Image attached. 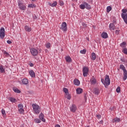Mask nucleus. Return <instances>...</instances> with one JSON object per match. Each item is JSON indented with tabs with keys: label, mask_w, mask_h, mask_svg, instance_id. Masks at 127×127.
<instances>
[{
	"label": "nucleus",
	"mask_w": 127,
	"mask_h": 127,
	"mask_svg": "<svg viewBox=\"0 0 127 127\" xmlns=\"http://www.w3.org/2000/svg\"><path fill=\"white\" fill-rule=\"evenodd\" d=\"M101 82L105 87L109 86L111 84V80H110V76L108 75H105V79L102 78Z\"/></svg>",
	"instance_id": "obj_1"
},
{
	"label": "nucleus",
	"mask_w": 127,
	"mask_h": 127,
	"mask_svg": "<svg viewBox=\"0 0 127 127\" xmlns=\"http://www.w3.org/2000/svg\"><path fill=\"white\" fill-rule=\"evenodd\" d=\"M33 108V111H34L35 114L38 115L40 113V107L37 104H33L32 105Z\"/></svg>",
	"instance_id": "obj_2"
},
{
	"label": "nucleus",
	"mask_w": 127,
	"mask_h": 127,
	"mask_svg": "<svg viewBox=\"0 0 127 127\" xmlns=\"http://www.w3.org/2000/svg\"><path fill=\"white\" fill-rule=\"evenodd\" d=\"M18 5L19 6V8L21 9V10H25L26 9V6L25 4H24L20 1V0H18Z\"/></svg>",
	"instance_id": "obj_3"
},
{
	"label": "nucleus",
	"mask_w": 127,
	"mask_h": 127,
	"mask_svg": "<svg viewBox=\"0 0 127 127\" xmlns=\"http://www.w3.org/2000/svg\"><path fill=\"white\" fill-rule=\"evenodd\" d=\"M4 36H5V30L4 29V28L1 27L0 29V38H1V39H3Z\"/></svg>",
	"instance_id": "obj_4"
},
{
	"label": "nucleus",
	"mask_w": 127,
	"mask_h": 127,
	"mask_svg": "<svg viewBox=\"0 0 127 127\" xmlns=\"http://www.w3.org/2000/svg\"><path fill=\"white\" fill-rule=\"evenodd\" d=\"M60 29H61L63 31L66 32L67 31V23L65 22H64L62 23L61 25V27H60Z\"/></svg>",
	"instance_id": "obj_5"
},
{
	"label": "nucleus",
	"mask_w": 127,
	"mask_h": 127,
	"mask_svg": "<svg viewBox=\"0 0 127 127\" xmlns=\"http://www.w3.org/2000/svg\"><path fill=\"white\" fill-rule=\"evenodd\" d=\"M83 75L84 77H87L88 73H89V68L87 66L83 67L82 68Z\"/></svg>",
	"instance_id": "obj_6"
},
{
	"label": "nucleus",
	"mask_w": 127,
	"mask_h": 127,
	"mask_svg": "<svg viewBox=\"0 0 127 127\" xmlns=\"http://www.w3.org/2000/svg\"><path fill=\"white\" fill-rule=\"evenodd\" d=\"M30 52L33 56H36L38 54V51L34 48H32L30 49Z\"/></svg>",
	"instance_id": "obj_7"
},
{
	"label": "nucleus",
	"mask_w": 127,
	"mask_h": 127,
	"mask_svg": "<svg viewBox=\"0 0 127 127\" xmlns=\"http://www.w3.org/2000/svg\"><path fill=\"white\" fill-rule=\"evenodd\" d=\"M18 110L20 114H23V113H24V109H23V105L19 104L18 105Z\"/></svg>",
	"instance_id": "obj_8"
},
{
	"label": "nucleus",
	"mask_w": 127,
	"mask_h": 127,
	"mask_svg": "<svg viewBox=\"0 0 127 127\" xmlns=\"http://www.w3.org/2000/svg\"><path fill=\"white\" fill-rule=\"evenodd\" d=\"M70 112H72V113L76 112V111H77V106L76 105L72 104L70 107Z\"/></svg>",
	"instance_id": "obj_9"
},
{
	"label": "nucleus",
	"mask_w": 127,
	"mask_h": 127,
	"mask_svg": "<svg viewBox=\"0 0 127 127\" xmlns=\"http://www.w3.org/2000/svg\"><path fill=\"white\" fill-rule=\"evenodd\" d=\"M39 118L41 121H42L43 123H45L46 121L45 120V119H44V114L43 113H41L40 115L39 116Z\"/></svg>",
	"instance_id": "obj_10"
},
{
	"label": "nucleus",
	"mask_w": 127,
	"mask_h": 127,
	"mask_svg": "<svg viewBox=\"0 0 127 127\" xmlns=\"http://www.w3.org/2000/svg\"><path fill=\"white\" fill-rule=\"evenodd\" d=\"M24 29L25 31H27V32H31V31L32 30V29L31 28V27L27 25L25 26Z\"/></svg>",
	"instance_id": "obj_11"
},
{
	"label": "nucleus",
	"mask_w": 127,
	"mask_h": 127,
	"mask_svg": "<svg viewBox=\"0 0 127 127\" xmlns=\"http://www.w3.org/2000/svg\"><path fill=\"white\" fill-rule=\"evenodd\" d=\"M109 28L110 30H115L116 29V26L114 23H111L109 24Z\"/></svg>",
	"instance_id": "obj_12"
},
{
	"label": "nucleus",
	"mask_w": 127,
	"mask_h": 127,
	"mask_svg": "<svg viewBox=\"0 0 127 127\" xmlns=\"http://www.w3.org/2000/svg\"><path fill=\"white\" fill-rule=\"evenodd\" d=\"M73 83L75 86H79L80 85V80L78 79H74L73 80Z\"/></svg>",
	"instance_id": "obj_13"
},
{
	"label": "nucleus",
	"mask_w": 127,
	"mask_h": 127,
	"mask_svg": "<svg viewBox=\"0 0 127 127\" xmlns=\"http://www.w3.org/2000/svg\"><path fill=\"white\" fill-rule=\"evenodd\" d=\"M101 37L104 39H106V38H108V37H109V36H108V33H107L106 32H103L101 34Z\"/></svg>",
	"instance_id": "obj_14"
},
{
	"label": "nucleus",
	"mask_w": 127,
	"mask_h": 127,
	"mask_svg": "<svg viewBox=\"0 0 127 127\" xmlns=\"http://www.w3.org/2000/svg\"><path fill=\"white\" fill-rule=\"evenodd\" d=\"M22 83L23 85H28V79L27 78H24L22 79Z\"/></svg>",
	"instance_id": "obj_15"
},
{
	"label": "nucleus",
	"mask_w": 127,
	"mask_h": 127,
	"mask_svg": "<svg viewBox=\"0 0 127 127\" xmlns=\"http://www.w3.org/2000/svg\"><path fill=\"white\" fill-rule=\"evenodd\" d=\"M29 74L32 78L35 77V73H34V71H33V70H29Z\"/></svg>",
	"instance_id": "obj_16"
},
{
	"label": "nucleus",
	"mask_w": 127,
	"mask_h": 127,
	"mask_svg": "<svg viewBox=\"0 0 127 127\" xmlns=\"http://www.w3.org/2000/svg\"><path fill=\"white\" fill-rule=\"evenodd\" d=\"M93 94L95 95H99L100 94V89L98 88H94L93 89Z\"/></svg>",
	"instance_id": "obj_17"
},
{
	"label": "nucleus",
	"mask_w": 127,
	"mask_h": 127,
	"mask_svg": "<svg viewBox=\"0 0 127 127\" xmlns=\"http://www.w3.org/2000/svg\"><path fill=\"white\" fill-rule=\"evenodd\" d=\"M90 83L92 85H95L97 83V79H95V78L93 77L90 79Z\"/></svg>",
	"instance_id": "obj_18"
},
{
	"label": "nucleus",
	"mask_w": 127,
	"mask_h": 127,
	"mask_svg": "<svg viewBox=\"0 0 127 127\" xmlns=\"http://www.w3.org/2000/svg\"><path fill=\"white\" fill-rule=\"evenodd\" d=\"M76 91V94L78 95H80V94H82V93H83V89L82 88H77Z\"/></svg>",
	"instance_id": "obj_19"
},
{
	"label": "nucleus",
	"mask_w": 127,
	"mask_h": 127,
	"mask_svg": "<svg viewBox=\"0 0 127 127\" xmlns=\"http://www.w3.org/2000/svg\"><path fill=\"white\" fill-rule=\"evenodd\" d=\"M120 122H121V119L117 117L114 118L112 121V123H120Z\"/></svg>",
	"instance_id": "obj_20"
},
{
	"label": "nucleus",
	"mask_w": 127,
	"mask_h": 127,
	"mask_svg": "<svg viewBox=\"0 0 127 127\" xmlns=\"http://www.w3.org/2000/svg\"><path fill=\"white\" fill-rule=\"evenodd\" d=\"M124 77H123V80L124 81H126V80L127 79V71L125 70L124 71Z\"/></svg>",
	"instance_id": "obj_21"
},
{
	"label": "nucleus",
	"mask_w": 127,
	"mask_h": 127,
	"mask_svg": "<svg viewBox=\"0 0 127 127\" xmlns=\"http://www.w3.org/2000/svg\"><path fill=\"white\" fill-rule=\"evenodd\" d=\"M96 54L95 53H92L91 54V59H92V60L95 61L96 60Z\"/></svg>",
	"instance_id": "obj_22"
},
{
	"label": "nucleus",
	"mask_w": 127,
	"mask_h": 127,
	"mask_svg": "<svg viewBox=\"0 0 127 127\" xmlns=\"http://www.w3.org/2000/svg\"><path fill=\"white\" fill-rule=\"evenodd\" d=\"M49 4L50 6H52V7H54V6H56V5H57V2L54 1L53 3L49 2Z\"/></svg>",
	"instance_id": "obj_23"
},
{
	"label": "nucleus",
	"mask_w": 127,
	"mask_h": 127,
	"mask_svg": "<svg viewBox=\"0 0 127 127\" xmlns=\"http://www.w3.org/2000/svg\"><path fill=\"white\" fill-rule=\"evenodd\" d=\"M65 59L66 62H68V63L71 62V61H72L71 57H70L69 56L66 57Z\"/></svg>",
	"instance_id": "obj_24"
},
{
	"label": "nucleus",
	"mask_w": 127,
	"mask_h": 127,
	"mask_svg": "<svg viewBox=\"0 0 127 127\" xmlns=\"http://www.w3.org/2000/svg\"><path fill=\"white\" fill-rule=\"evenodd\" d=\"M84 4H85V8L87 9H91V5L88 4L87 2H84Z\"/></svg>",
	"instance_id": "obj_25"
},
{
	"label": "nucleus",
	"mask_w": 127,
	"mask_h": 127,
	"mask_svg": "<svg viewBox=\"0 0 127 127\" xmlns=\"http://www.w3.org/2000/svg\"><path fill=\"white\" fill-rule=\"evenodd\" d=\"M13 90L14 91V92H15V93H17L18 94H20L21 91L20 90H18V89H17V88H13Z\"/></svg>",
	"instance_id": "obj_26"
},
{
	"label": "nucleus",
	"mask_w": 127,
	"mask_h": 127,
	"mask_svg": "<svg viewBox=\"0 0 127 127\" xmlns=\"http://www.w3.org/2000/svg\"><path fill=\"white\" fill-rule=\"evenodd\" d=\"M9 100L12 102V103H16L17 101L15 99V98H13L12 97H9Z\"/></svg>",
	"instance_id": "obj_27"
},
{
	"label": "nucleus",
	"mask_w": 127,
	"mask_h": 127,
	"mask_svg": "<svg viewBox=\"0 0 127 127\" xmlns=\"http://www.w3.org/2000/svg\"><path fill=\"white\" fill-rule=\"evenodd\" d=\"M4 72H5V70L3 68V66L0 65V73H4Z\"/></svg>",
	"instance_id": "obj_28"
},
{
	"label": "nucleus",
	"mask_w": 127,
	"mask_h": 127,
	"mask_svg": "<svg viewBox=\"0 0 127 127\" xmlns=\"http://www.w3.org/2000/svg\"><path fill=\"white\" fill-rule=\"evenodd\" d=\"M120 68V69H121V70H123V72L125 71H127V69H126V67H125V65H124V64H121Z\"/></svg>",
	"instance_id": "obj_29"
},
{
	"label": "nucleus",
	"mask_w": 127,
	"mask_h": 127,
	"mask_svg": "<svg viewBox=\"0 0 127 127\" xmlns=\"http://www.w3.org/2000/svg\"><path fill=\"white\" fill-rule=\"evenodd\" d=\"M126 45H127V43L126 42H123L120 44V46L122 48H125V47H126Z\"/></svg>",
	"instance_id": "obj_30"
},
{
	"label": "nucleus",
	"mask_w": 127,
	"mask_h": 127,
	"mask_svg": "<svg viewBox=\"0 0 127 127\" xmlns=\"http://www.w3.org/2000/svg\"><path fill=\"white\" fill-rule=\"evenodd\" d=\"M36 5L35 4H29L28 5V7L33 8V7H35Z\"/></svg>",
	"instance_id": "obj_31"
},
{
	"label": "nucleus",
	"mask_w": 127,
	"mask_h": 127,
	"mask_svg": "<svg viewBox=\"0 0 127 127\" xmlns=\"http://www.w3.org/2000/svg\"><path fill=\"white\" fill-rule=\"evenodd\" d=\"M34 121H35V123H36V124H40L41 123V120L39 119H35L34 120Z\"/></svg>",
	"instance_id": "obj_32"
},
{
	"label": "nucleus",
	"mask_w": 127,
	"mask_h": 127,
	"mask_svg": "<svg viewBox=\"0 0 127 127\" xmlns=\"http://www.w3.org/2000/svg\"><path fill=\"white\" fill-rule=\"evenodd\" d=\"M65 98H66L67 100H71V95L69 94V93H67L66 94Z\"/></svg>",
	"instance_id": "obj_33"
},
{
	"label": "nucleus",
	"mask_w": 127,
	"mask_h": 127,
	"mask_svg": "<svg viewBox=\"0 0 127 127\" xmlns=\"http://www.w3.org/2000/svg\"><path fill=\"white\" fill-rule=\"evenodd\" d=\"M112 10V7L108 6L107 7V12H110Z\"/></svg>",
	"instance_id": "obj_34"
},
{
	"label": "nucleus",
	"mask_w": 127,
	"mask_h": 127,
	"mask_svg": "<svg viewBox=\"0 0 127 127\" xmlns=\"http://www.w3.org/2000/svg\"><path fill=\"white\" fill-rule=\"evenodd\" d=\"M85 4H81L80 5V8H81V9H85Z\"/></svg>",
	"instance_id": "obj_35"
},
{
	"label": "nucleus",
	"mask_w": 127,
	"mask_h": 127,
	"mask_svg": "<svg viewBox=\"0 0 127 127\" xmlns=\"http://www.w3.org/2000/svg\"><path fill=\"white\" fill-rule=\"evenodd\" d=\"M123 20L125 21V23L127 24V15L125 16V17H122Z\"/></svg>",
	"instance_id": "obj_36"
},
{
	"label": "nucleus",
	"mask_w": 127,
	"mask_h": 127,
	"mask_svg": "<svg viewBox=\"0 0 127 127\" xmlns=\"http://www.w3.org/2000/svg\"><path fill=\"white\" fill-rule=\"evenodd\" d=\"M51 46V44L49 43H48L46 44V48H48V49H49V48H50Z\"/></svg>",
	"instance_id": "obj_37"
},
{
	"label": "nucleus",
	"mask_w": 127,
	"mask_h": 127,
	"mask_svg": "<svg viewBox=\"0 0 127 127\" xmlns=\"http://www.w3.org/2000/svg\"><path fill=\"white\" fill-rule=\"evenodd\" d=\"M122 52L124 54H126L127 55V48H124L123 49Z\"/></svg>",
	"instance_id": "obj_38"
},
{
	"label": "nucleus",
	"mask_w": 127,
	"mask_h": 127,
	"mask_svg": "<svg viewBox=\"0 0 127 127\" xmlns=\"http://www.w3.org/2000/svg\"><path fill=\"white\" fill-rule=\"evenodd\" d=\"M86 51H86V49H83V50L80 51V53L81 54H86Z\"/></svg>",
	"instance_id": "obj_39"
},
{
	"label": "nucleus",
	"mask_w": 127,
	"mask_h": 127,
	"mask_svg": "<svg viewBox=\"0 0 127 127\" xmlns=\"http://www.w3.org/2000/svg\"><path fill=\"white\" fill-rule=\"evenodd\" d=\"M63 91L66 94H68L69 93L68 92V89L66 88H64L63 89Z\"/></svg>",
	"instance_id": "obj_40"
},
{
	"label": "nucleus",
	"mask_w": 127,
	"mask_h": 127,
	"mask_svg": "<svg viewBox=\"0 0 127 127\" xmlns=\"http://www.w3.org/2000/svg\"><path fill=\"white\" fill-rule=\"evenodd\" d=\"M116 92L117 93H120L121 92V87L120 86H118L116 89Z\"/></svg>",
	"instance_id": "obj_41"
},
{
	"label": "nucleus",
	"mask_w": 127,
	"mask_h": 127,
	"mask_svg": "<svg viewBox=\"0 0 127 127\" xmlns=\"http://www.w3.org/2000/svg\"><path fill=\"white\" fill-rule=\"evenodd\" d=\"M3 54L6 55V56H9V54L6 51H4Z\"/></svg>",
	"instance_id": "obj_42"
},
{
	"label": "nucleus",
	"mask_w": 127,
	"mask_h": 127,
	"mask_svg": "<svg viewBox=\"0 0 127 127\" xmlns=\"http://www.w3.org/2000/svg\"><path fill=\"white\" fill-rule=\"evenodd\" d=\"M59 2H60V5H64V2H63V1L60 0Z\"/></svg>",
	"instance_id": "obj_43"
},
{
	"label": "nucleus",
	"mask_w": 127,
	"mask_h": 127,
	"mask_svg": "<svg viewBox=\"0 0 127 127\" xmlns=\"http://www.w3.org/2000/svg\"><path fill=\"white\" fill-rule=\"evenodd\" d=\"M1 114L2 115H5V111L3 109L1 110Z\"/></svg>",
	"instance_id": "obj_44"
},
{
	"label": "nucleus",
	"mask_w": 127,
	"mask_h": 127,
	"mask_svg": "<svg viewBox=\"0 0 127 127\" xmlns=\"http://www.w3.org/2000/svg\"><path fill=\"white\" fill-rule=\"evenodd\" d=\"M82 26H83V27H87V24H86L84 22H83L82 23Z\"/></svg>",
	"instance_id": "obj_45"
},
{
	"label": "nucleus",
	"mask_w": 127,
	"mask_h": 127,
	"mask_svg": "<svg viewBox=\"0 0 127 127\" xmlns=\"http://www.w3.org/2000/svg\"><path fill=\"white\" fill-rule=\"evenodd\" d=\"M120 31H121V30H116V31H115V33H116L117 34H119V33H120Z\"/></svg>",
	"instance_id": "obj_46"
},
{
	"label": "nucleus",
	"mask_w": 127,
	"mask_h": 127,
	"mask_svg": "<svg viewBox=\"0 0 127 127\" xmlns=\"http://www.w3.org/2000/svg\"><path fill=\"white\" fill-rule=\"evenodd\" d=\"M7 43H8V44H11V43H12V42L10 40H7Z\"/></svg>",
	"instance_id": "obj_47"
},
{
	"label": "nucleus",
	"mask_w": 127,
	"mask_h": 127,
	"mask_svg": "<svg viewBox=\"0 0 127 127\" xmlns=\"http://www.w3.org/2000/svg\"><path fill=\"white\" fill-rule=\"evenodd\" d=\"M121 61H122V62H124L125 63V62H126V60L125 59L122 58L121 59Z\"/></svg>",
	"instance_id": "obj_48"
},
{
	"label": "nucleus",
	"mask_w": 127,
	"mask_h": 127,
	"mask_svg": "<svg viewBox=\"0 0 127 127\" xmlns=\"http://www.w3.org/2000/svg\"><path fill=\"white\" fill-rule=\"evenodd\" d=\"M96 117L97 119H101V115H98L96 116Z\"/></svg>",
	"instance_id": "obj_49"
},
{
	"label": "nucleus",
	"mask_w": 127,
	"mask_h": 127,
	"mask_svg": "<svg viewBox=\"0 0 127 127\" xmlns=\"http://www.w3.org/2000/svg\"><path fill=\"white\" fill-rule=\"evenodd\" d=\"M33 16L34 19H36L37 18V17H36V15H35V14H34Z\"/></svg>",
	"instance_id": "obj_50"
},
{
	"label": "nucleus",
	"mask_w": 127,
	"mask_h": 127,
	"mask_svg": "<svg viewBox=\"0 0 127 127\" xmlns=\"http://www.w3.org/2000/svg\"><path fill=\"white\" fill-rule=\"evenodd\" d=\"M30 67H33L34 66V64L32 63L30 64Z\"/></svg>",
	"instance_id": "obj_51"
},
{
	"label": "nucleus",
	"mask_w": 127,
	"mask_h": 127,
	"mask_svg": "<svg viewBox=\"0 0 127 127\" xmlns=\"http://www.w3.org/2000/svg\"><path fill=\"white\" fill-rule=\"evenodd\" d=\"M84 99L85 100V101H87V95H84Z\"/></svg>",
	"instance_id": "obj_52"
},
{
	"label": "nucleus",
	"mask_w": 127,
	"mask_h": 127,
	"mask_svg": "<svg viewBox=\"0 0 127 127\" xmlns=\"http://www.w3.org/2000/svg\"><path fill=\"white\" fill-rule=\"evenodd\" d=\"M55 127H61L59 125H57L55 126Z\"/></svg>",
	"instance_id": "obj_53"
},
{
	"label": "nucleus",
	"mask_w": 127,
	"mask_h": 127,
	"mask_svg": "<svg viewBox=\"0 0 127 127\" xmlns=\"http://www.w3.org/2000/svg\"><path fill=\"white\" fill-rule=\"evenodd\" d=\"M99 124H100L101 125L103 124V121H100Z\"/></svg>",
	"instance_id": "obj_54"
},
{
	"label": "nucleus",
	"mask_w": 127,
	"mask_h": 127,
	"mask_svg": "<svg viewBox=\"0 0 127 127\" xmlns=\"http://www.w3.org/2000/svg\"><path fill=\"white\" fill-rule=\"evenodd\" d=\"M116 20H114L113 21V23H113V24H114V23H116Z\"/></svg>",
	"instance_id": "obj_55"
},
{
	"label": "nucleus",
	"mask_w": 127,
	"mask_h": 127,
	"mask_svg": "<svg viewBox=\"0 0 127 127\" xmlns=\"http://www.w3.org/2000/svg\"><path fill=\"white\" fill-rule=\"evenodd\" d=\"M39 52V53H40V52H41V50H40Z\"/></svg>",
	"instance_id": "obj_56"
},
{
	"label": "nucleus",
	"mask_w": 127,
	"mask_h": 127,
	"mask_svg": "<svg viewBox=\"0 0 127 127\" xmlns=\"http://www.w3.org/2000/svg\"><path fill=\"white\" fill-rule=\"evenodd\" d=\"M85 127H90V126H85Z\"/></svg>",
	"instance_id": "obj_57"
},
{
	"label": "nucleus",
	"mask_w": 127,
	"mask_h": 127,
	"mask_svg": "<svg viewBox=\"0 0 127 127\" xmlns=\"http://www.w3.org/2000/svg\"><path fill=\"white\" fill-rule=\"evenodd\" d=\"M33 1H34V0H32Z\"/></svg>",
	"instance_id": "obj_58"
}]
</instances>
